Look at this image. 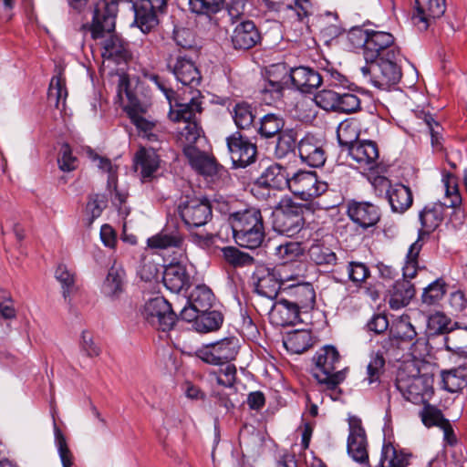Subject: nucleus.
<instances>
[{"label":"nucleus","instance_id":"53","mask_svg":"<svg viewBox=\"0 0 467 467\" xmlns=\"http://www.w3.org/2000/svg\"><path fill=\"white\" fill-rule=\"evenodd\" d=\"M446 293L445 283L442 279H437L430 284L421 296L422 303L427 306L438 304Z\"/></svg>","mask_w":467,"mask_h":467},{"label":"nucleus","instance_id":"21","mask_svg":"<svg viewBox=\"0 0 467 467\" xmlns=\"http://www.w3.org/2000/svg\"><path fill=\"white\" fill-rule=\"evenodd\" d=\"M297 150L302 162L318 168L325 164L327 153L320 140L312 134H306L297 143Z\"/></svg>","mask_w":467,"mask_h":467},{"label":"nucleus","instance_id":"1","mask_svg":"<svg viewBox=\"0 0 467 467\" xmlns=\"http://www.w3.org/2000/svg\"><path fill=\"white\" fill-rule=\"evenodd\" d=\"M117 5L114 2H99L94 9L91 36L101 46V55L105 59L117 63L127 61L130 57L129 45L115 32Z\"/></svg>","mask_w":467,"mask_h":467},{"label":"nucleus","instance_id":"4","mask_svg":"<svg viewBox=\"0 0 467 467\" xmlns=\"http://www.w3.org/2000/svg\"><path fill=\"white\" fill-rule=\"evenodd\" d=\"M231 223L235 242L243 247L255 249L265 237L261 211L250 207L231 215Z\"/></svg>","mask_w":467,"mask_h":467},{"label":"nucleus","instance_id":"11","mask_svg":"<svg viewBox=\"0 0 467 467\" xmlns=\"http://www.w3.org/2000/svg\"><path fill=\"white\" fill-rule=\"evenodd\" d=\"M373 185L378 195L383 192L394 213H403L412 204L413 197L409 187L403 184L391 185L386 177H377Z\"/></svg>","mask_w":467,"mask_h":467},{"label":"nucleus","instance_id":"32","mask_svg":"<svg viewBox=\"0 0 467 467\" xmlns=\"http://www.w3.org/2000/svg\"><path fill=\"white\" fill-rule=\"evenodd\" d=\"M284 292L290 296L292 305L299 311L313 308L315 305L316 293L308 283L292 285L288 288H284Z\"/></svg>","mask_w":467,"mask_h":467},{"label":"nucleus","instance_id":"56","mask_svg":"<svg viewBox=\"0 0 467 467\" xmlns=\"http://www.w3.org/2000/svg\"><path fill=\"white\" fill-rule=\"evenodd\" d=\"M421 249V244L420 240L414 242L409 249L406 263L403 266V279H412L417 275L418 270V255Z\"/></svg>","mask_w":467,"mask_h":467},{"label":"nucleus","instance_id":"16","mask_svg":"<svg viewBox=\"0 0 467 467\" xmlns=\"http://www.w3.org/2000/svg\"><path fill=\"white\" fill-rule=\"evenodd\" d=\"M184 154L191 166L200 174L210 177L212 180L227 177L228 171L223 166L219 164L213 156L196 147H185Z\"/></svg>","mask_w":467,"mask_h":467},{"label":"nucleus","instance_id":"37","mask_svg":"<svg viewBox=\"0 0 467 467\" xmlns=\"http://www.w3.org/2000/svg\"><path fill=\"white\" fill-rule=\"evenodd\" d=\"M308 256L314 264L326 268L336 265L337 262L336 253L321 243L311 244L308 249Z\"/></svg>","mask_w":467,"mask_h":467},{"label":"nucleus","instance_id":"29","mask_svg":"<svg viewBox=\"0 0 467 467\" xmlns=\"http://www.w3.org/2000/svg\"><path fill=\"white\" fill-rule=\"evenodd\" d=\"M126 272L120 263L114 262L109 269L101 291L109 298H117L124 291Z\"/></svg>","mask_w":467,"mask_h":467},{"label":"nucleus","instance_id":"40","mask_svg":"<svg viewBox=\"0 0 467 467\" xmlns=\"http://www.w3.org/2000/svg\"><path fill=\"white\" fill-rule=\"evenodd\" d=\"M284 126L285 120L280 115L268 113L260 119L258 133L265 139L273 138L284 131Z\"/></svg>","mask_w":467,"mask_h":467},{"label":"nucleus","instance_id":"43","mask_svg":"<svg viewBox=\"0 0 467 467\" xmlns=\"http://www.w3.org/2000/svg\"><path fill=\"white\" fill-rule=\"evenodd\" d=\"M284 345L288 351L301 354L312 346L310 333L306 330L294 331L286 337Z\"/></svg>","mask_w":467,"mask_h":467},{"label":"nucleus","instance_id":"2","mask_svg":"<svg viewBox=\"0 0 467 467\" xmlns=\"http://www.w3.org/2000/svg\"><path fill=\"white\" fill-rule=\"evenodd\" d=\"M200 91L194 90L192 97L186 100H176L169 111V118L171 121L182 122V127L179 128L177 140L185 147H194V144L201 138L202 130L196 121V115L201 114L202 101L199 98Z\"/></svg>","mask_w":467,"mask_h":467},{"label":"nucleus","instance_id":"45","mask_svg":"<svg viewBox=\"0 0 467 467\" xmlns=\"http://www.w3.org/2000/svg\"><path fill=\"white\" fill-rule=\"evenodd\" d=\"M390 334L394 338L404 342H413L415 340V344L420 343V339H417L415 327L407 317H401L395 322L390 328Z\"/></svg>","mask_w":467,"mask_h":467},{"label":"nucleus","instance_id":"50","mask_svg":"<svg viewBox=\"0 0 467 467\" xmlns=\"http://www.w3.org/2000/svg\"><path fill=\"white\" fill-rule=\"evenodd\" d=\"M224 0H189L190 9L197 15L208 17L222 10Z\"/></svg>","mask_w":467,"mask_h":467},{"label":"nucleus","instance_id":"26","mask_svg":"<svg viewBox=\"0 0 467 467\" xmlns=\"http://www.w3.org/2000/svg\"><path fill=\"white\" fill-rule=\"evenodd\" d=\"M290 178L291 172L287 168L275 163L262 172L256 182L261 187L282 191L289 188Z\"/></svg>","mask_w":467,"mask_h":467},{"label":"nucleus","instance_id":"5","mask_svg":"<svg viewBox=\"0 0 467 467\" xmlns=\"http://www.w3.org/2000/svg\"><path fill=\"white\" fill-rule=\"evenodd\" d=\"M315 368L313 377L320 385H324L326 389L330 391L329 396L332 400L338 399L340 390L337 386L345 379L343 370H336V364L339 362V354L336 348L326 346L314 356Z\"/></svg>","mask_w":467,"mask_h":467},{"label":"nucleus","instance_id":"42","mask_svg":"<svg viewBox=\"0 0 467 467\" xmlns=\"http://www.w3.org/2000/svg\"><path fill=\"white\" fill-rule=\"evenodd\" d=\"M67 97V90L66 88L65 79L60 76L53 77L48 88V102L53 104L57 109L64 110Z\"/></svg>","mask_w":467,"mask_h":467},{"label":"nucleus","instance_id":"62","mask_svg":"<svg viewBox=\"0 0 467 467\" xmlns=\"http://www.w3.org/2000/svg\"><path fill=\"white\" fill-rule=\"evenodd\" d=\"M54 433L56 444L63 467H71L73 463V455L67 447L66 438L56 424H54Z\"/></svg>","mask_w":467,"mask_h":467},{"label":"nucleus","instance_id":"23","mask_svg":"<svg viewBox=\"0 0 467 467\" xmlns=\"http://www.w3.org/2000/svg\"><path fill=\"white\" fill-rule=\"evenodd\" d=\"M162 282L172 293H180L191 285V275L182 263H171L164 267Z\"/></svg>","mask_w":467,"mask_h":467},{"label":"nucleus","instance_id":"63","mask_svg":"<svg viewBox=\"0 0 467 467\" xmlns=\"http://www.w3.org/2000/svg\"><path fill=\"white\" fill-rule=\"evenodd\" d=\"M443 182L445 186V196L448 200V202L443 204L446 207H457L462 202V196L459 192L455 179L451 175L448 174L443 179Z\"/></svg>","mask_w":467,"mask_h":467},{"label":"nucleus","instance_id":"18","mask_svg":"<svg viewBox=\"0 0 467 467\" xmlns=\"http://www.w3.org/2000/svg\"><path fill=\"white\" fill-rule=\"evenodd\" d=\"M348 453L357 462L368 465V441L361 420L357 417L349 418V435Z\"/></svg>","mask_w":467,"mask_h":467},{"label":"nucleus","instance_id":"3","mask_svg":"<svg viewBox=\"0 0 467 467\" xmlns=\"http://www.w3.org/2000/svg\"><path fill=\"white\" fill-rule=\"evenodd\" d=\"M129 81L125 77H120L118 85V97L123 99L127 98V104L124 110L130 122L136 127L138 134L150 141L158 140V127L155 119L150 115V104L140 100L134 96L128 88Z\"/></svg>","mask_w":467,"mask_h":467},{"label":"nucleus","instance_id":"15","mask_svg":"<svg viewBox=\"0 0 467 467\" xmlns=\"http://www.w3.org/2000/svg\"><path fill=\"white\" fill-rule=\"evenodd\" d=\"M389 57H380L377 59L376 80L374 86L387 89L390 86L397 84L402 76L400 66V55L399 51H389Z\"/></svg>","mask_w":467,"mask_h":467},{"label":"nucleus","instance_id":"22","mask_svg":"<svg viewBox=\"0 0 467 467\" xmlns=\"http://www.w3.org/2000/svg\"><path fill=\"white\" fill-rule=\"evenodd\" d=\"M348 155L357 162L358 168L371 171L379 164L378 145L372 140H361L349 148Z\"/></svg>","mask_w":467,"mask_h":467},{"label":"nucleus","instance_id":"9","mask_svg":"<svg viewBox=\"0 0 467 467\" xmlns=\"http://www.w3.org/2000/svg\"><path fill=\"white\" fill-rule=\"evenodd\" d=\"M239 348V339L228 337L202 347L196 351V355L208 364L222 365L234 359Z\"/></svg>","mask_w":467,"mask_h":467},{"label":"nucleus","instance_id":"27","mask_svg":"<svg viewBox=\"0 0 467 467\" xmlns=\"http://www.w3.org/2000/svg\"><path fill=\"white\" fill-rule=\"evenodd\" d=\"M288 77L297 89L306 93L317 88L323 81V77L317 71L308 67L291 68Z\"/></svg>","mask_w":467,"mask_h":467},{"label":"nucleus","instance_id":"19","mask_svg":"<svg viewBox=\"0 0 467 467\" xmlns=\"http://www.w3.org/2000/svg\"><path fill=\"white\" fill-rule=\"evenodd\" d=\"M416 12L412 22L420 31H425L436 19L441 17L446 10V0H427L422 3L415 0Z\"/></svg>","mask_w":467,"mask_h":467},{"label":"nucleus","instance_id":"38","mask_svg":"<svg viewBox=\"0 0 467 467\" xmlns=\"http://www.w3.org/2000/svg\"><path fill=\"white\" fill-rule=\"evenodd\" d=\"M442 388L454 393L467 386V374L464 367L451 368L441 372Z\"/></svg>","mask_w":467,"mask_h":467},{"label":"nucleus","instance_id":"13","mask_svg":"<svg viewBox=\"0 0 467 467\" xmlns=\"http://www.w3.org/2000/svg\"><path fill=\"white\" fill-rule=\"evenodd\" d=\"M396 387L407 400L420 403L431 388V380L426 375L409 376L404 371H399Z\"/></svg>","mask_w":467,"mask_h":467},{"label":"nucleus","instance_id":"24","mask_svg":"<svg viewBox=\"0 0 467 467\" xmlns=\"http://www.w3.org/2000/svg\"><path fill=\"white\" fill-rule=\"evenodd\" d=\"M254 278L255 291L258 295L270 300H274L277 296L283 284L275 270L260 267L254 273Z\"/></svg>","mask_w":467,"mask_h":467},{"label":"nucleus","instance_id":"61","mask_svg":"<svg viewBox=\"0 0 467 467\" xmlns=\"http://www.w3.org/2000/svg\"><path fill=\"white\" fill-rule=\"evenodd\" d=\"M339 94L331 89H323L315 96V101L318 107L327 111H337Z\"/></svg>","mask_w":467,"mask_h":467},{"label":"nucleus","instance_id":"31","mask_svg":"<svg viewBox=\"0 0 467 467\" xmlns=\"http://www.w3.org/2000/svg\"><path fill=\"white\" fill-rule=\"evenodd\" d=\"M348 215L363 228L373 226L379 220V208L370 202H355L351 204L348 208Z\"/></svg>","mask_w":467,"mask_h":467},{"label":"nucleus","instance_id":"6","mask_svg":"<svg viewBox=\"0 0 467 467\" xmlns=\"http://www.w3.org/2000/svg\"><path fill=\"white\" fill-rule=\"evenodd\" d=\"M303 205L291 199H283L273 213V228L275 232L293 236L300 232L304 225Z\"/></svg>","mask_w":467,"mask_h":467},{"label":"nucleus","instance_id":"7","mask_svg":"<svg viewBox=\"0 0 467 467\" xmlns=\"http://www.w3.org/2000/svg\"><path fill=\"white\" fill-rule=\"evenodd\" d=\"M177 210L189 229L204 226L213 217L212 206L206 198L186 196Z\"/></svg>","mask_w":467,"mask_h":467},{"label":"nucleus","instance_id":"17","mask_svg":"<svg viewBox=\"0 0 467 467\" xmlns=\"http://www.w3.org/2000/svg\"><path fill=\"white\" fill-rule=\"evenodd\" d=\"M167 0H136L134 10L135 23L143 33L150 32L158 25V14L166 7Z\"/></svg>","mask_w":467,"mask_h":467},{"label":"nucleus","instance_id":"20","mask_svg":"<svg viewBox=\"0 0 467 467\" xmlns=\"http://www.w3.org/2000/svg\"><path fill=\"white\" fill-rule=\"evenodd\" d=\"M366 45L365 60L373 61L380 57H389V51H399L394 47V36L385 31L369 30Z\"/></svg>","mask_w":467,"mask_h":467},{"label":"nucleus","instance_id":"60","mask_svg":"<svg viewBox=\"0 0 467 467\" xmlns=\"http://www.w3.org/2000/svg\"><path fill=\"white\" fill-rule=\"evenodd\" d=\"M420 416L423 424L428 428L432 426L441 428L448 420L439 409L431 405H426L420 412Z\"/></svg>","mask_w":467,"mask_h":467},{"label":"nucleus","instance_id":"33","mask_svg":"<svg viewBox=\"0 0 467 467\" xmlns=\"http://www.w3.org/2000/svg\"><path fill=\"white\" fill-rule=\"evenodd\" d=\"M414 296L415 289L410 280H398L389 291V305L391 309H400L408 306Z\"/></svg>","mask_w":467,"mask_h":467},{"label":"nucleus","instance_id":"58","mask_svg":"<svg viewBox=\"0 0 467 467\" xmlns=\"http://www.w3.org/2000/svg\"><path fill=\"white\" fill-rule=\"evenodd\" d=\"M108 200L104 194L92 193L88 196L86 205V213L88 216L89 223L99 218L103 210L107 207Z\"/></svg>","mask_w":467,"mask_h":467},{"label":"nucleus","instance_id":"47","mask_svg":"<svg viewBox=\"0 0 467 467\" xmlns=\"http://www.w3.org/2000/svg\"><path fill=\"white\" fill-rule=\"evenodd\" d=\"M385 358L380 352H373L370 355L369 362L367 366V376L364 381L368 385L379 384L380 378L385 370Z\"/></svg>","mask_w":467,"mask_h":467},{"label":"nucleus","instance_id":"51","mask_svg":"<svg viewBox=\"0 0 467 467\" xmlns=\"http://www.w3.org/2000/svg\"><path fill=\"white\" fill-rule=\"evenodd\" d=\"M296 132L293 130H285L278 135L275 154L278 159L285 158L296 149Z\"/></svg>","mask_w":467,"mask_h":467},{"label":"nucleus","instance_id":"28","mask_svg":"<svg viewBox=\"0 0 467 467\" xmlns=\"http://www.w3.org/2000/svg\"><path fill=\"white\" fill-rule=\"evenodd\" d=\"M300 311L292 305L288 298H281L274 303L269 310V318L276 326L294 325L299 319Z\"/></svg>","mask_w":467,"mask_h":467},{"label":"nucleus","instance_id":"36","mask_svg":"<svg viewBox=\"0 0 467 467\" xmlns=\"http://www.w3.org/2000/svg\"><path fill=\"white\" fill-rule=\"evenodd\" d=\"M410 454L397 450L391 443L384 444L376 467H407Z\"/></svg>","mask_w":467,"mask_h":467},{"label":"nucleus","instance_id":"44","mask_svg":"<svg viewBox=\"0 0 467 467\" xmlns=\"http://www.w3.org/2000/svg\"><path fill=\"white\" fill-rule=\"evenodd\" d=\"M447 350L455 353H467V327L452 328L451 333L444 337Z\"/></svg>","mask_w":467,"mask_h":467},{"label":"nucleus","instance_id":"8","mask_svg":"<svg viewBox=\"0 0 467 467\" xmlns=\"http://www.w3.org/2000/svg\"><path fill=\"white\" fill-rule=\"evenodd\" d=\"M142 316L153 327L161 330H171L177 319V316L171 304L162 296H155L146 301Z\"/></svg>","mask_w":467,"mask_h":467},{"label":"nucleus","instance_id":"35","mask_svg":"<svg viewBox=\"0 0 467 467\" xmlns=\"http://www.w3.org/2000/svg\"><path fill=\"white\" fill-rule=\"evenodd\" d=\"M183 239L178 229L165 227L159 234L148 239V246L154 249L181 247Z\"/></svg>","mask_w":467,"mask_h":467},{"label":"nucleus","instance_id":"14","mask_svg":"<svg viewBox=\"0 0 467 467\" xmlns=\"http://www.w3.org/2000/svg\"><path fill=\"white\" fill-rule=\"evenodd\" d=\"M228 152L235 168H244L254 162L257 148L254 143L241 134L239 131L234 132L226 138Z\"/></svg>","mask_w":467,"mask_h":467},{"label":"nucleus","instance_id":"57","mask_svg":"<svg viewBox=\"0 0 467 467\" xmlns=\"http://www.w3.org/2000/svg\"><path fill=\"white\" fill-rule=\"evenodd\" d=\"M55 277L60 283L63 296L67 300L75 286L74 273L66 265L60 264L56 269Z\"/></svg>","mask_w":467,"mask_h":467},{"label":"nucleus","instance_id":"25","mask_svg":"<svg viewBox=\"0 0 467 467\" xmlns=\"http://www.w3.org/2000/svg\"><path fill=\"white\" fill-rule=\"evenodd\" d=\"M260 41L261 34L251 20H242L234 29L232 43L235 49H249Z\"/></svg>","mask_w":467,"mask_h":467},{"label":"nucleus","instance_id":"34","mask_svg":"<svg viewBox=\"0 0 467 467\" xmlns=\"http://www.w3.org/2000/svg\"><path fill=\"white\" fill-rule=\"evenodd\" d=\"M445 205L441 202H433L426 205L420 213V221L422 233L430 234L443 221Z\"/></svg>","mask_w":467,"mask_h":467},{"label":"nucleus","instance_id":"48","mask_svg":"<svg viewBox=\"0 0 467 467\" xmlns=\"http://www.w3.org/2000/svg\"><path fill=\"white\" fill-rule=\"evenodd\" d=\"M222 254L224 261L235 268L252 265L254 262L253 256L234 246L223 247Z\"/></svg>","mask_w":467,"mask_h":467},{"label":"nucleus","instance_id":"52","mask_svg":"<svg viewBox=\"0 0 467 467\" xmlns=\"http://www.w3.org/2000/svg\"><path fill=\"white\" fill-rule=\"evenodd\" d=\"M233 119L237 128L248 129L254 120L252 107L247 103H238L233 109Z\"/></svg>","mask_w":467,"mask_h":467},{"label":"nucleus","instance_id":"54","mask_svg":"<svg viewBox=\"0 0 467 467\" xmlns=\"http://www.w3.org/2000/svg\"><path fill=\"white\" fill-rule=\"evenodd\" d=\"M337 140L341 146L349 150V148L360 140H358V127L353 122H342L337 128Z\"/></svg>","mask_w":467,"mask_h":467},{"label":"nucleus","instance_id":"41","mask_svg":"<svg viewBox=\"0 0 467 467\" xmlns=\"http://www.w3.org/2000/svg\"><path fill=\"white\" fill-rule=\"evenodd\" d=\"M304 253L305 247L299 242H285L275 248V255L281 264L296 261Z\"/></svg>","mask_w":467,"mask_h":467},{"label":"nucleus","instance_id":"46","mask_svg":"<svg viewBox=\"0 0 467 467\" xmlns=\"http://www.w3.org/2000/svg\"><path fill=\"white\" fill-rule=\"evenodd\" d=\"M457 326L449 317L441 312H436L428 318V329L431 335H446Z\"/></svg>","mask_w":467,"mask_h":467},{"label":"nucleus","instance_id":"55","mask_svg":"<svg viewBox=\"0 0 467 467\" xmlns=\"http://www.w3.org/2000/svg\"><path fill=\"white\" fill-rule=\"evenodd\" d=\"M283 83L276 80H265L261 88V99L267 105L278 101L283 97Z\"/></svg>","mask_w":467,"mask_h":467},{"label":"nucleus","instance_id":"30","mask_svg":"<svg viewBox=\"0 0 467 467\" xmlns=\"http://www.w3.org/2000/svg\"><path fill=\"white\" fill-rule=\"evenodd\" d=\"M159 157L152 150L141 148L134 157L135 170L140 172L143 182L151 181L159 168Z\"/></svg>","mask_w":467,"mask_h":467},{"label":"nucleus","instance_id":"10","mask_svg":"<svg viewBox=\"0 0 467 467\" xmlns=\"http://www.w3.org/2000/svg\"><path fill=\"white\" fill-rule=\"evenodd\" d=\"M165 60L167 68L182 85L193 88L200 84L202 76L198 67L182 50L168 54Z\"/></svg>","mask_w":467,"mask_h":467},{"label":"nucleus","instance_id":"64","mask_svg":"<svg viewBox=\"0 0 467 467\" xmlns=\"http://www.w3.org/2000/svg\"><path fill=\"white\" fill-rule=\"evenodd\" d=\"M360 99L353 93H340L338 99L337 112L354 113L360 109Z\"/></svg>","mask_w":467,"mask_h":467},{"label":"nucleus","instance_id":"59","mask_svg":"<svg viewBox=\"0 0 467 467\" xmlns=\"http://www.w3.org/2000/svg\"><path fill=\"white\" fill-rule=\"evenodd\" d=\"M423 120L429 130L431 139V147L434 151H443V138L441 135L442 127L431 114H424Z\"/></svg>","mask_w":467,"mask_h":467},{"label":"nucleus","instance_id":"39","mask_svg":"<svg viewBox=\"0 0 467 467\" xmlns=\"http://www.w3.org/2000/svg\"><path fill=\"white\" fill-rule=\"evenodd\" d=\"M213 300L214 296L212 290L204 285H199L191 292L187 298V304L193 306L197 311L203 313L210 310Z\"/></svg>","mask_w":467,"mask_h":467},{"label":"nucleus","instance_id":"49","mask_svg":"<svg viewBox=\"0 0 467 467\" xmlns=\"http://www.w3.org/2000/svg\"><path fill=\"white\" fill-rule=\"evenodd\" d=\"M223 317L219 311H205L197 319L196 330L202 333L217 330L223 324Z\"/></svg>","mask_w":467,"mask_h":467},{"label":"nucleus","instance_id":"12","mask_svg":"<svg viewBox=\"0 0 467 467\" xmlns=\"http://www.w3.org/2000/svg\"><path fill=\"white\" fill-rule=\"evenodd\" d=\"M327 184L317 179L315 171H297L291 173L288 190L304 201L318 197L327 190Z\"/></svg>","mask_w":467,"mask_h":467}]
</instances>
